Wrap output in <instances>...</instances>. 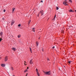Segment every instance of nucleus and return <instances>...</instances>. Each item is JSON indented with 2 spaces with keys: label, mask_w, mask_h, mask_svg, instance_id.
Listing matches in <instances>:
<instances>
[{
  "label": "nucleus",
  "mask_w": 76,
  "mask_h": 76,
  "mask_svg": "<svg viewBox=\"0 0 76 76\" xmlns=\"http://www.w3.org/2000/svg\"><path fill=\"white\" fill-rule=\"evenodd\" d=\"M2 19H3V20H4V18H2Z\"/></svg>",
  "instance_id": "7c9ffc66"
},
{
  "label": "nucleus",
  "mask_w": 76,
  "mask_h": 76,
  "mask_svg": "<svg viewBox=\"0 0 76 76\" xmlns=\"http://www.w3.org/2000/svg\"><path fill=\"white\" fill-rule=\"evenodd\" d=\"M56 15H55L54 18L53 19V20H55V19H56Z\"/></svg>",
  "instance_id": "0eeeda50"
},
{
  "label": "nucleus",
  "mask_w": 76,
  "mask_h": 76,
  "mask_svg": "<svg viewBox=\"0 0 76 76\" xmlns=\"http://www.w3.org/2000/svg\"><path fill=\"white\" fill-rule=\"evenodd\" d=\"M31 20H30L28 22V24H30V23H31Z\"/></svg>",
  "instance_id": "f3484780"
},
{
  "label": "nucleus",
  "mask_w": 76,
  "mask_h": 76,
  "mask_svg": "<svg viewBox=\"0 0 76 76\" xmlns=\"http://www.w3.org/2000/svg\"><path fill=\"white\" fill-rule=\"evenodd\" d=\"M18 38H20V35H18Z\"/></svg>",
  "instance_id": "412c9836"
},
{
  "label": "nucleus",
  "mask_w": 76,
  "mask_h": 76,
  "mask_svg": "<svg viewBox=\"0 0 76 76\" xmlns=\"http://www.w3.org/2000/svg\"><path fill=\"white\" fill-rule=\"evenodd\" d=\"M58 7H56V9L57 10H58Z\"/></svg>",
  "instance_id": "a211bd4d"
},
{
  "label": "nucleus",
  "mask_w": 76,
  "mask_h": 76,
  "mask_svg": "<svg viewBox=\"0 0 76 76\" xmlns=\"http://www.w3.org/2000/svg\"><path fill=\"white\" fill-rule=\"evenodd\" d=\"M12 50H13L14 51H16V48H12Z\"/></svg>",
  "instance_id": "6e6552de"
},
{
  "label": "nucleus",
  "mask_w": 76,
  "mask_h": 76,
  "mask_svg": "<svg viewBox=\"0 0 76 76\" xmlns=\"http://www.w3.org/2000/svg\"><path fill=\"white\" fill-rule=\"evenodd\" d=\"M69 12H74V11L72 10L71 9L69 10Z\"/></svg>",
  "instance_id": "7ed1b4c3"
},
{
  "label": "nucleus",
  "mask_w": 76,
  "mask_h": 76,
  "mask_svg": "<svg viewBox=\"0 0 76 76\" xmlns=\"http://www.w3.org/2000/svg\"><path fill=\"white\" fill-rule=\"evenodd\" d=\"M0 58H1V57L0 58Z\"/></svg>",
  "instance_id": "a19ab883"
},
{
  "label": "nucleus",
  "mask_w": 76,
  "mask_h": 76,
  "mask_svg": "<svg viewBox=\"0 0 76 76\" xmlns=\"http://www.w3.org/2000/svg\"><path fill=\"white\" fill-rule=\"evenodd\" d=\"M12 70H13L14 69H13V67H12Z\"/></svg>",
  "instance_id": "5701e85b"
},
{
  "label": "nucleus",
  "mask_w": 76,
  "mask_h": 76,
  "mask_svg": "<svg viewBox=\"0 0 76 76\" xmlns=\"http://www.w3.org/2000/svg\"><path fill=\"white\" fill-rule=\"evenodd\" d=\"M24 64H25V65H26V64H25V62L24 63Z\"/></svg>",
  "instance_id": "2f4dec72"
},
{
  "label": "nucleus",
  "mask_w": 76,
  "mask_h": 76,
  "mask_svg": "<svg viewBox=\"0 0 76 76\" xmlns=\"http://www.w3.org/2000/svg\"><path fill=\"white\" fill-rule=\"evenodd\" d=\"M34 29H35L34 28H32V30H34Z\"/></svg>",
  "instance_id": "bb28decb"
},
{
  "label": "nucleus",
  "mask_w": 76,
  "mask_h": 76,
  "mask_svg": "<svg viewBox=\"0 0 76 76\" xmlns=\"http://www.w3.org/2000/svg\"><path fill=\"white\" fill-rule=\"evenodd\" d=\"M30 51H31V52L32 53V49H31V48H30Z\"/></svg>",
  "instance_id": "aec40b11"
},
{
  "label": "nucleus",
  "mask_w": 76,
  "mask_h": 76,
  "mask_svg": "<svg viewBox=\"0 0 76 76\" xmlns=\"http://www.w3.org/2000/svg\"><path fill=\"white\" fill-rule=\"evenodd\" d=\"M28 72V69H26L24 71V73H25V72Z\"/></svg>",
  "instance_id": "ddd939ff"
},
{
  "label": "nucleus",
  "mask_w": 76,
  "mask_h": 76,
  "mask_svg": "<svg viewBox=\"0 0 76 76\" xmlns=\"http://www.w3.org/2000/svg\"><path fill=\"white\" fill-rule=\"evenodd\" d=\"M15 8H13L12 9V13H14V12H15Z\"/></svg>",
  "instance_id": "20e7f679"
},
{
  "label": "nucleus",
  "mask_w": 76,
  "mask_h": 76,
  "mask_svg": "<svg viewBox=\"0 0 76 76\" xmlns=\"http://www.w3.org/2000/svg\"><path fill=\"white\" fill-rule=\"evenodd\" d=\"M28 75V73H27V75Z\"/></svg>",
  "instance_id": "ea45409f"
},
{
  "label": "nucleus",
  "mask_w": 76,
  "mask_h": 76,
  "mask_svg": "<svg viewBox=\"0 0 76 76\" xmlns=\"http://www.w3.org/2000/svg\"><path fill=\"white\" fill-rule=\"evenodd\" d=\"M36 45L37 46H38V42H36Z\"/></svg>",
  "instance_id": "f8f14e48"
},
{
  "label": "nucleus",
  "mask_w": 76,
  "mask_h": 76,
  "mask_svg": "<svg viewBox=\"0 0 76 76\" xmlns=\"http://www.w3.org/2000/svg\"><path fill=\"white\" fill-rule=\"evenodd\" d=\"M29 69V68H28V67H27V69Z\"/></svg>",
  "instance_id": "72a5a7b5"
},
{
  "label": "nucleus",
  "mask_w": 76,
  "mask_h": 76,
  "mask_svg": "<svg viewBox=\"0 0 76 76\" xmlns=\"http://www.w3.org/2000/svg\"><path fill=\"white\" fill-rule=\"evenodd\" d=\"M32 59H31L30 61V63L31 64H32Z\"/></svg>",
  "instance_id": "1a4fd4ad"
},
{
  "label": "nucleus",
  "mask_w": 76,
  "mask_h": 76,
  "mask_svg": "<svg viewBox=\"0 0 76 76\" xmlns=\"http://www.w3.org/2000/svg\"><path fill=\"white\" fill-rule=\"evenodd\" d=\"M34 31V32H35V31Z\"/></svg>",
  "instance_id": "58836bf2"
},
{
  "label": "nucleus",
  "mask_w": 76,
  "mask_h": 76,
  "mask_svg": "<svg viewBox=\"0 0 76 76\" xmlns=\"http://www.w3.org/2000/svg\"><path fill=\"white\" fill-rule=\"evenodd\" d=\"M13 23H14V22H11V25H13Z\"/></svg>",
  "instance_id": "4468645a"
},
{
  "label": "nucleus",
  "mask_w": 76,
  "mask_h": 76,
  "mask_svg": "<svg viewBox=\"0 0 76 76\" xmlns=\"http://www.w3.org/2000/svg\"><path fill=\"white\" fill-rule=\"evenodd\" d=\"M55 48V46H53V48Z\"/></svg>",
  "instance_id": "c85d7f7f"
},
{
  "label": "nucleus",
  "mask_w": 76,
  "mask_h": 76,
  "mask_svg": "<svg viewBox=\"0 0 76 76\" xmlns=\"http://www.w3.org/2000/svg\"><path fill=\"white\" fill-rule=\"evenodd\" d=\"M3 40V39H1V38L0 39V42H1V41H2Z\"/></svg>",
  "instance_id": "6ab92c4d"
},
{
  "label": "nucleus",
  "mask_w": 76,
  "mask_h": 76,
  "mask_svg": "<svg viewBox=\"0 0 76 76\" xmlns=\"http://www.w3.org/2000/svg\"><path fill=\"white\" fill-rule=\"evenodd\" d=\"M40 13H41L42 15H44V12L43 11V10H41L40 12Z\"/></svg>",
  "instance_id": "f03ea898"
},
{
  "label": "nucleus",
  "mask_w": 76,
  "mask_h": 76,
  "mask_svg": "<svg viewBox=\"0 0 76 76\" xmlns=\"http://www.w3.org/2000/svg\"><path fill=\"white\" fill-rule=\"evenodd\" d=\"M3 11H4V12H6V10H4Z\"/></svg>",
  "instance_id": "393cba45"
},
{
  "label": "nucleus",
  "mask_w": 76,
  "mask_h": 76,
  "mask_svg": "<svg viewBox=\"0 0 76 76\" xmlns=\"http://www.w3.org/2000/svg\"><path fill=\"white\" fill-rule=\"evenodd\" d=\"M71 61H68V63H69V64L71 63Z\"/></svg>",
  "instance_id": "4be33fe9"
},
{
  "label": "nucleus",
  "mask_w": 76,
  "mask_h": 76,
  "mask_svg": "<svg viewBox=\"0 0 76 76\" xmlns=\"http://www.w3.org/2000/svg\"><path fill=\"white\" fill-rule=\"evenodd\" d=\"M26 76H27V75H26Z\"/></svg>",
  "instance_id": "79ce46f5"
},
{
  "label": "nucleus",
  "mask_w": 76,
  "mask_h": 76,
  "mask_svg": "<svg viewBox=\"0 0 76 76\" xmlns=\"http://www.w3.org/2000/svg\"><path fill=\"white\" fill-rule=\"evenodd\" d=\"M76 17V16H75Z\"/></svg>",
  "instance_id": "37998d69"
},
{
  "label": "nucleus",
  "mask_w": 76,
  "mask_h": 76,
  "mask_svg": "<svg viewBox=\"0 0 76 76\" xmlns=\"http://www.w3.org/2000/svg\"><path fill=\"white\" fill-rule=\"evenodd\" d=\"M47 60H48V61L50 60H49V58H47Z\"/></svg>",
  "instance_id": "cd10ccee"
},
{
  "label": "nucleus",
  "mask_w": 76,
  "mask_h": 76,
  "mask_svg": "<svg viewBox=\"0 0 76 76\" xmlns=\"http://www.w3.org/2000/svg\"><path fill=\"white\" fill-rule=\"evenodd\" d=\"M64 32V31H63V32H62V33H63Z\"/></svg>",
  "instance_id": "4c0bfd02"
},
{
  "label": "nucleus",
  "mask_w": 76,
  "mask_h": 76,
  "mask_svg": "<svg viewBox=\"0 0 76 76\" xmlns=\"http://www.w3.org/2000/svg\"><path fill=\"white\" fill-rule=\"evenodd\" d=\"M0 35L1 37H2V36L3 35V32H1L0 33Z\"/></svg>",
  "instance_id": "9b49d317"
},
{
  "label": "nucleus",
  "mask_w": 76,
  "mask_h": 76,
  "mask_svg": "<svg viewBox=\"0 0 76 76\" xmlns=\"http://www.w3.org/2000/svg\"><path fill=\"white\" fill-rule=\"evenodd\" d=\"M67 5H68V4H66V5H65V6H67Z\"/></svg>",
  "instance_id": "473e14b6"
},
{
  "label": "nucleus",
  "mask_w": 76,
  "mask_h": 76,
  "mask_svg": "<svg viewBox=\"0 0 76 76\" xmlns=\"http://www.w3.org/2000/svg\"><path fill=\"white\" fill-rule=\"evenodd\" d=\"M36 71L37 73L38 72V69H36Z\"/></svg>",
  "instance_id": "2eb2a0df"
},
{
  "label": "nucleus",
  "mask_w": 76,
  "mask_h": 76,
  "mask_svg": "<svg viewBox=\"0 0 76 76\" xmlns=\"http://www.w3.org/2000/svg\"><path fill=\"white\" fill-rule=\"evenodd\" d=\"M41 2H42H42H43V1H41Z\"/></svg>",
  "instance_id": "c756f323"
},
{
  "label": "nucleus",
  "mask_w": 76,
  "mask_h": 76,
  "mask_svg": "<svg viewBox=\"0 0 76 76\" xmlns=\"http://www.w3.org/2000/svg\"><path fill=\"white\" fill-rule=\"evenodd\" d=\"M37 74L38 75V76H39V73L38 72H37Z\"/></svg>",
  "instance_id": "dca6fc26"
},
{
  "label": "nucleus",
  "mask_w": 76,
  "mask_h": 76,
  "mask_svg": "<svg viewBox=\"0 0 76 76\" xmlns=\"http://www.w3.org/2000/svg\"><path fill=\"white\" fill-rule=\"evenodd\" d=\"M39 38H40V37H39Z\"/></svg>",
  "instance_id": "e433bc0d"
},
{
  "label": "nucleus",
  "mask_w": 76,
  "mask_h": 76,
  "mask_svg": "<svg viewBox=\"0 0 76 76\" xmlns=\"http://www.w3.org/2000/svg\"><path fill=\"white\" fill-rule=\"evenodd\" d=\"M1 66L2 67H4V66H6V65H5V64H1Z\"/></svg>",
  "instance_id": "423d86ee"
},
{
  "label": "nucleus",
  "mask_w": 76,
  "mask_h": 76,
  "mask_svg": "<svg viewBox=\"0 0 76 76\" xmlns=\"http://www.w3.org/2000/svg\"><path fill=\"white\" fill-rule=\"evenodd\" d=\"M69 1H70V2H72V1L71 0H69Z\"/></svg>",
  "instance_id": "a878e982"
},
{
  "label": "nucleus",
  "mask_w": 76,
  "mask_h": 76,
  "mask_svg": "<svg viewBox=\"0 0 76 76\" xmlns=\"http://www.w3.org/2000/svg\"><path fill=\"white\" fill-rule=\"evenodd\" d=\"M42 51H44V50L43 49H42Z\"/></svg>",
  "instance_id": "c9c22d12"
},
{
  "label": "nucleus",
  "mask_w": 76,
  "mask_h": 76,
  "mask_svg": "<svg viewBox=\"0 0 76 76\" xmlns=\"http://www.w3.org/2000/svg\"><path fill=\"white\" fill-rule=\"evenodd\" d=\"M37 16L38 17L39 16V14H38V15H37Z\"/></svg>",
  "instance_id": "f704fd0d"
},
{
  "label": "nucleus",
  "mask_w": 76,
  "mask_h": 76,
  "mask_svg": "<svg viewBox=\"0 0 76 76\" xmlns=\"http://www.w3.org/2000/svg\"><path fill=\"white\" fill-rule=\"evenodd\" d=\"M20 24L18 25V26H19V27H20Z\"/></svg>",
  "instance_id": "b1692460"
},
{
  "label": "nucleus",
  "mask_w": 76,
  "mask_h": 76,
  "mask_svg": "<svg viewBox=\"0 0 76 76\" xmlns=\"http://www.w3.org/2000/svg\"><path fill=\"white\" fill-rule=\"evenodd\" d=\"M64 1V2H63V4H66V3H67V2H66V1Z\"/></svg>",
  "instance_id": "9d476101"
},
{
  "label": "nucleus",
  "mask_w": 76,
  "mask_h": 76,
  "mask_svg": "<svg viewBox=\"0 0 76 76\" xmlns=\"http://www.w3.org/2000/svg\"><path fill=\"white\" fill-rule=\"evenodd\" d=\"M7 60V57L6 56L5 58V61H6Z\"/></svg>",
  "instance_id": "39448f33"
},
{
  "label": "nucleus",
  "mask_w": 76,
  "mask_h": 76,
  "mask_svg": "<svg viewBox=\"0 0 76 76\" xmlns=\"http://www.w3.org/2000/svg\"><path fill=\"white\" fill-rule=\"evenodd\" d=\"M44 73L45 75H50L51 73H50V71H48V72H45V71H44Z\"/></svg>",
  "instance_id": "f257e3e1"
}]
</instances>
